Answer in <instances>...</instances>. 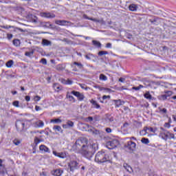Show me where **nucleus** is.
I'll return each mask as SVG.
<instances>
[{"mask_svg":"<svg viewBox=\"0 0 176 176\" xmlns=\"http://www.w3.org/2000/svg\"><path fill=\"white\" fill-rule=\"evenodd\" d=\"M96 148H97V144L95 143L88 145L87 147L81 150L80 153H81L84 157L88 159V160H91V157L94 155V153H96Z\"/></svg>","mask_w":176,"mask_h":176,"instance_id":"1","label":"nucleus"},{"mask_svg":"<svg viewBox=\"0 0 176 176\" xmlns=\"http://www.w3.org/2000/svg\"><path fill=\"white\" fill-rule=\"evenodd\" d=\"M111 160H112V158H111L109 154H105L104 151L98 152L95 156V162L99 164L107 162H111Z\"/></svg>","mask_w":176,"mask_h":176,"instance_id":"2","label":"nucleus"},{"mask_svg":"<svg viewBox=\"0 0 176 176\" xmlns=\"http://www.w3.org/2000/svg\"><path fill=\"white\" fill-rule=\"evenodd\" d=\"M87 144H89V140H87V138H81L76 140L75 146L77 151L80 152V151H83V149L88 146Z\"/></svg>","mask_w":176,"mask_h":176,"instance_id":"3","label":"nucleus"},{"mask_svg":"<svg viewBox=\"0 0 176 176\" xmlns=\"http://www.w3.org/2000/svg\"><path fill=\"white\" fill-rule=\"evenodd\" d=\"M119 141L117 140H111L107 142L106 146L108 149H115L116 146H118Z\"/></svg>","mask_w":176,"mask_h":176,"instance_id":"4","label":"nucleus"},{"mask_svg":"<svg viewBox=\"0 0 176 176\" xmlns=\"http://www.w3.org/2000/svg\"><path fill=\"white\" fill-rule=\"evenodd\" d=\"M137 146V144L135 142L130 140L127 142V144L125 145V148H127L129 151H131V152H134L135 151V147Z\"/></svg>","mask_w":176,"mask_h":176,"instance_id":"5","label":"nucleus"},{"mask_svg":"<svg viewBox=\"0 0 176 176\" xmlns=\"http://www.w3.org/2000/svg\"><path fill=\"white\" fill-rule=\"evenodd\" d=\"M71 94L77 97L78 101H83L85 100V95L79 91H72Z\"/></svg>","mask_w":176,"mask_h":176,"instance_id":"6","label":"nucleus"},{"mask_svg":"<svg viewBox=\"0 0 176 176\" xmlns=\"http://www.w3.org/2000/svg\"><path fill=\"white\" fill-rule=\"evenodd\" d=\"M25 126V123L21 120H17L16 122V127L18 131H23V130H24Z\"/></svg>","mask_w":176,"mask_h":176,"instance_id":"7","label":"nucleus"},{"mask_svg":"<svg viewBox=\"0 0 176 176\" xmlns=\"http://www.w3.org/2000/svg\"><path fill=\"white\" fill-rule=\"evenodd\" d=\"M41 17H45L46 19H54L56 15L54 14H52L50 12H41Z\"/></svg>","mask_w":176,"mask_h":176,"instance_id":"8","label":"nucleus"},{"mask_svg":"<svg viewBox=\"0 0 176 176\" xmlns=\"http://www.w3.org/2000/svg\"><path fill=\"white\" fill-rule=\"evenodd\" d=\"M52 153L54 155V156L60 157V159H65V157H67V153H65V152L58 153L56 151H53Z\"/></svg>","mask_w":176,"mask_h":176,"instance_id":"9","label":"nucleus"},{"mask_svg":"<svg viewBox=\"0 0 176 176\" xmlns=\"http://www.w3.org/2000/svg\"><path fill=\"white\" fill-rule=\"evenodd\" d=\"M78 164H79L76 161H71L69 163V167L70 168V171H74L75 169L78 168Z\"/></svg>","mask_w":176,"mask_h":176,"instance_id":"10","label":"nucleus"},{"mask_svg":"<svg viewBox=\"0 0 176 176\" xmlns=\"http://www.w3.org/2000/svg\"><path fill=\"white\" fill-rule=\"evenodd\" d=\"M83 19H86L87 20H91V21H94L95 23H104L102 19H96L94 18H90L87 16L86 14L82 15Z\"/></svg>","mask_w":176,"mask_h":176,"instance_id":"11","label":"nucleus"},{"mask_svg":"<svg viewBox=\"0 0 176 176\" xmlns=\"http://www.w3.org/2000/svg\"><path fill=\"white\" fill-rule=\"evenodd\" d=\"M43 126H45V122L41 120H38L34 122V127H36L37 129H42Z\"/></svg>","mask_w":176,"mask_h":176,"instance_id":"12","label":"nucleus"},{"mask_svg":"<svg viewBox=\"0 0 176 176\" xmlns=\"http://www.w3.org/2000/svg\"><path fill=\"white\" fill-rule=\"evenodd\" d=\"M74 122L71 120H67L66 122V124L62 125V127H63L64 129H69V127H74Z\"/></svg>","mask_w":176,"mask_h":176,"instance_id":"13","label":"nucleus"},{"mask_svg":"<svg viewBox=\"0 0 176 176\" xmlns=\"http://www.w3.org/2000/svg\"><path fill=\"white\" fill-rule=\"evenodd\" d=\"M89 133H91L92 135H100V131L96 129L95 128L92 127L88 130Z\"/></svg>","mask_w":176,"mask_h":176,"instance_id":"14","label":"nucleus"},{"mask_svg":"<svg viewBox=\"0 0 176 176\" xmlns=\"http://www.w3.org/2000/svg\"><path fill=\"white\" fill-rule=\"evenodd\" d=\"M51 174L54 176H61L63 174V170L61 169H56L51 172Z\"/></svg>","mask_w":176,"mask_h":176,"instance_id":"15","label":"nucleus"},{"mask_svg":"<svg viewBox=\"0 0 176 176\" xmlns=\"http://www.w3.org/2000/svg\"><path fill=\"white\" fill-rule=\"evenodd\" d=\"M39 149L40 151H41L42 152H47L48 153H50V150L49 149V148H47V146L43 145V144H41L40 146H39Z\"/></svg>","mask_w":176,"mask_h":176,"instance_id":"16","label":"nucleus"},{"mask_svg":"<svg viewBox=\"0 0 176 176\" xmlns=\"http://www.w3.org/2000/svg\"><path fill=\"white\" fill-rule=\"evenodd\" d=\"M129 10H131V12H137L138 9V6H137L136 4H131L129 6Z\"/></svg>","mask_w":176,"mask_h":176,"instance_id":"17","label":"nucleus"},{"mask_svg":"<svg viewBox=\"0 0 176 176\" xmlns=\"http://www.w3.org/2000/svg\"><path fill=\"white\" fill-rule=\"evenodd\" d=\"M166 140L175 138V135H174V133H171L168 131H166Z\"/></svg>","mask_w":176,"mask_h":176,"instance_id":"18","label":"nucleus"},{"mask_svg":"<svg viewBox=\"0 0 176 176\" xmlns=\"http://www.w3.org/2000/svg\"><path fill=\"white\" fill-rule=\"evenodd\" d=\"M123 166L125 168V170H126V171L129 173V174H131V173H133V168H131V166H130L129 164L124 163Z\"/></svg>","mask_w":176,"mask_h":176,"instance_id":"19","label":"nucleus"},{"mask_svg":"<svg viewBox=\"0 0 176 176\" xmlns=\"http://www.w3.org/2000/svg\"><path fill=\"white\" fill-rule=\"evenodd\" d=\"M56 24L58 25H65L66 23H69V21H65V20H57L55 21Z\"/></svg>","mask_w":176,"mask_h":176,"instance_id":"20","label":"nucleus"},{"mask_svg":"<svg viewBox=\"0 0 176 176\" xmlns=\"http://www.w3.org/2000/svg\"><path fill=\"white\" fill-rule=\"evenodd\" d=\"M42 45H43V46H52V41L46 38H43L42 41Z\"/></svg>","mask_w":176,"mask_h":176,"instance_id":"21","label":"nucleus"},{"mask_svg":"<svg viewBox=\"0 0 176 176\" xmlns=\"http://www.w3.org/2000/svg\"><path fill=\"white\" fill-rule=\"evenodd\" d=\"M90 102H91V104H92L93 108H96V109H100V104H98V103H97V102L96 100L92 99L90 100Z\"/></svg>","mask_w":176,"mask_h":176,"instance_id":"22","label":"nucleus"},{"mask_svg":"<svg viewBox=\"0 0 176 176\" xmlns=\"http://www.w3.org/2000/svg\"><path fill=\"white\" fill-rule=\"evenodd\" d=\"M61 83H63V85H72L73 82L69 79H61Z\"/></svg>","mask_w":176,"mask_h":176,"instance_id":"23","label":"nucleus"},{"mask_svg":"<svg viewBox=\"0 0 176 176\" xmlns=\"http://www.w3.org/2000/svg\"><path fill=\"white\" fill-rule=\"evenodd\" d=\"M53 89L55 90V91H60L61 90V86L60 85L55 83L53 85Z\"/></svg>","mask_w":176,"mask_h":176,"instance_id":"24","label":"nucleus"},{"mask_svg":"<svg viewBox=\"0 0 176 176\" xmlns=\"http://www.w3.org/2000/svg\"><path fill=\"white\" fill-rule=\"evenodd\" d=\"M61 122H63V121L60 118L52 119L50 120V123H54V124H57L58 123H61Z\"/></svg>","mask_w":176,"mask_h":176,"instance_id":"25","label":"nucleus"},{"mask_svg":"<svg viewBox=\"0 0 176 176\" xmlns=\"http://www.w3.org/2000/svg\"><path fill=\"white\" fill-rule=\"evenodd\" d=\"M53 130H54V131H58V132L63 133V129L61 128V126L58 125L54 126Z\"/></svg>","mask_w":176,"mask_h":176,"instance_id":"26","label":"nucleus"},{"mask_svg":"<svg viewBox=\"0 0 176 176\" xmlns=\"http://www.w3.org/2000/svg\"><path fill=\"white\" fill-rule=\"evenodd\" d=\"M160 137H161V138H162V140H164V141H167V136H166V131H164V132H160Z\"/></svg>","mask_w":176,"mask_h":176,"instance_id":"27","label":"nucleus"},{"mask_svg":"<svg viewBox=\"0 0 176 176\" xmlns=\"http://www.w3.org/2000/svg\"><path fill=\"white\" fill-rule=\"evenodd\" d=\"M6 174V168L4 166H0V175H5Z\"/></svg>","mask_w":176,"mask_h":176,"instance_id":"28","label":"nucleus"},{"mask_svg":"<svg viewBox=\"0 0 176 176\" xmlns=\"http://www.w3.org/2000/svg\"><path fill=\"white\" fill-rule=\"evenodd\" d=\"M92 43H93V45L96 46V47H101V43H100V41L93 40Z\"/></svg>","mask_w":176,"mask_h":176,"instance_id":"29","label":"nucleus"},{"mask_svg":"<svg viewBox=\"0 0 176 176\" xmlns=\"http://www.w3.org/2000/svg\"><path fill=\"white\" fill-rule=\"evenodd\" d=\"M115 104H116V107L119 108V107H120V105H123V104H124V102H122V100H115Z\"/></svg>","mask_w":176,"mask_h":176,"instance_id":"30","label":"nucleus"},{"mask_svg":"<svg viewBox=\"0 0 176 176\" xmlns=\"http://www.w3.org/2000/svg\"><path fill=\"white\" fill-rule=\"evenodd\" d=\"M146 131H148V126L144 127L143 130L140 131V135H146Z\"/></svg>","mask_w":176,"mask_h":176,"instance_id":"31","label":"nucleus"},{"mask_svg":"<svg viewBox=\"0 0 176 176\" xmlns=\"http://www.w3.org/2000/svg\"><path fill=\"white\" fill-rule=\"evenodd\" d=\"M99 79H100V80H104V81H105V80H108V77H107V76H105V75L101 74H100V76H99Z\"/></svg>","mask_w":176,"mask_h":176,"instance_id":"32","label":"nucleus"},{"mask_svg":"<svg viewBox=\"0 0 176 176\" xmlns=\"http://www.w3.org/2000/svg\"><path fill=\"white\" fill-rule=\"evenodd\" d=\"M13 64H14L13 60H10L6 63V65L8 68H12V66L13 65Z\"/></svg>","mask_w":176,"mask_h":176,"instance_id":"33","label":"nucleus"},{"mask_svg":"<svg viewBox=\"0 0 176 176\" xmlns=\"http://www.w3.org/2000/svg\"><path fill=\"white\" fill-rule=\"evenodd\" d=\"M67 98L69 100V101H73V102H75V98L74 96L69 95V93H67L66 96Z\"/></svg>","mask_w":176,"mask_h":176,"instance_id":"34","label":"nucleus"},{"mask_svg":"<svg viewBox=\"0 0 176 176\" xmlns=\"http://www.w3.org/2000/svg\"><path fill=\"white\" fill-rule=\"evenodd\" d=\"M144 98H146L147 100H152V95H151L149 92H146L144 94Z\"/></svg>","mask_w":176,"mask_h":176,"instance_id":"35","label":"nucleus"},{"mask_svg":"<svg viewBox=\"0 0 176 176\" xmlns=\"http://www.w3.org/2000/svg\"><path fill=\"white\" fill-rule=\"evenodd\" d=\"M31 18H32V23H38V18L36 16L31 14Z\"/></svg>","mask_w":176,"mask_h":176,"instance_id":"36","label":"nucleus"},{"mask_svg":"<svg viewBox=\"0 0 176 176\" xmlns=\"http://www.w3.org/2000/svg\"><path fill=\"white\" fill-rule=\"evenodd\" d=\"M141 142H142V144H149V139L142 138L141 140Z\"/></svg>","mask_w":176,"mask_h":176,"instance_id":"37","label":"nucleus"},{"mask_svg":"<svg viewBox=\"0 0 176 176\" xmlns=\"http://www.w3.org/2000/svg\"><path fill=\"white\" fill-rule=\"evenodd\" d=\"M74 65H76L78 67V68H79V69H82V68H83V65L80 63L74 62Z\"/></svg>","mask_w":176,"mask_h":176,"instance_id":"38","label":"nucleus"},{"mask_svg":"<svg viewBox=\"0 0 176 176\" xmlns=\"http://www.w3.org/2000/svg\"><path fill=\"white\" fill-rule=\"evenodd\" d=\"M13 144H14V145H16V146L20 145V144H21V140H19V139H14V140H13Z\"/></svg>","mask_w":176,"mask_h":176,"instance_id":"39","label":"nucleus"},{"mask_svg":"<svg viewBox=\"0 0 176 176\" xmlns=\"http://www.w3.org/2000/svg\"><path fill=\"white\" fill-rule=\"evenodd\" d=\"M13 45H14V46H20V40H19V39H14V41H13Z\"/></svg>","mask_w":176,"mask_h":176,"instance_id":"40","label":"nucleus"},{"mask_svg":"<svg viewBox=\"0 0 176 176\" xmlns=\"http://www.w3.org/2000/svg\"><path fill=\"white\" fill-rule=\"evenodd\" d=\"M85 58H87V60H91V58H94V55H93L92 54H88L85 56Z\"/></svg>","mask_w":176,"mask_h":176,"instance_id":"41","label":"nucleus"},{"mask_svg":"<svg viewBox=\"0 0 176 176\" xmlns=\"http://www.w3.org/2000/svg\"><path fill=\"white\" fill-rule=\"evenodd\" d=\"M144 88V85H139L138 87H132V90H136V91H138V90H140V89H142Z\"/></svg>","mask_w":176,"mask_h":176,"instance_id":"42","label":"nucleus"},{"mask_svg":"<svg viewBox=\"0 0 176 176\" xmlns=\"http://www.w3.org/2000/svg\"><path fill=\"white\" fill-rule=\"evenodd\" d=\"M56 69H57L58 71H64L65 68H64V67H63V65H58L56 66Z\"/></svg>","mask_w":176,"mask_h":176,"instance_id":"43","label":"nucleus"},{"mask_svg":"<svg viewBox=\"0 0 176 176\" xmlns=\"http://www.w3.org/2000/svg\"><path fill=\"white\" fill-rule=\"evenodd\" d=\"M167 97H168V96H167L166 94H164V95L160 96L159 98H160V100H164L167 98Z\"/></svg>","mask_w":176,"mask_h":176,"instance_id":"44","label":"nucleus"},{"mask_svg":"<svg viewBox=\"0 0 176 176\" xmlns=\"http://www.w3.org/2000/svg\"><path fill=\"white\" fill-rule=\"evenodd\" d=\"M98 56H104V55H105V54H108V52H107V51H100L99 52H98Z\"/></svg>","mask_w":176,"mask_h":176,"instance_id":"45","label":"nucleus"},{"mask_svg":"<svg viewBox=\"0 0 176 176\" xmlns=\"http://www.w3.org/2000/svg\"><path fill=\"white\" fill-rule=\"evenodd\" d=\"M19 102L17 101V100H15V101H14V102H12V105H14V107H16V108H19V107H20V106L19 105Z\"/></svg>","mask_w":176,"mask_h":176,"instance_id":"46","label":"nucleus"},{"mask_svg":"<svg viewBox=\"0 0 176 176\" xmlns=\"http://www.w3.org/2000/svg\"><path fill=\"white\" fill-rule=\"evenodd\" d=\"M40 63H41L42 64H43L44 65H46V64H47V60H46V58H42L40 60Z\"/></svg>","mask_w":176,"mask_h":176,"instance_id":"47","label":"nucleus"},{"mask_svg":"<svg viewBox=\"0 0 176 176\" xmlns=\"http://www.w3.org/2000/svg\"><path fill=\"white\" fill-rule=\"evenodd\" d=\"M160 113H167V109L166 108L160 109Z\"/></svg>","mask_w":176,"mask_h":176,"instance_id":"48","label":"nucleus"},{"mask_svg":"<svg viewBox=\"0 0 176 176\" xmlns=\"http://www.w3.org/2000/svg\"><path fill=\"white\" fill-rule=\"evenodd\" d=\"M80 87H81V89H84V90H87V87H86V85L85 84H79Z\"/></svg>","mask_w":176,"mask_h":176,"instance_id":"49","label":"nucleus"},{"mask_svg":"<svg viewBox=\"0 0 176 176\" xmlns=\"http://www.w3.org/2000/svg\"><path fill=\"white\" fill-rule=\"evenodd\" d=\"M39 142H41V140L38 138H34V144L36 145H38V144H39Z\"/></svg>","mask_w":176,"mask_h":176,"instance_id":"50","label":"nucleus"},{"mask_svg":"<svg viewBox=\"0 0 176 176\" xmlns=\"http://www.w3.org/2000/svg\"><path fill=\"white\" fill-rule=\"evenodd\" d=\"M25 56H27L28 57H31V56H32L34 54L33 52H25Z\"/></svg>","mask_w":176,"mask_h":176,"instance_id":"51","label":"nucleus"},{"mask_svg":"<svg viewBox=\"0 0 176 176\" xmlns=\"http://www.w3.org/2000/svg\"><path fill=\"white\" fill-rule=\"evenodd\" d=\"M106 47H107V49H112V43H108L106 45Z\"/></svg>","mask_w":176,"mask_h":176,"instance_id":"52","label":"nucleus"},{"mask_svg":"<svg viewBox=\"0 0 176 176\" xmlns=\"http://www.w3.org/2000/svg\"><path fill=\"white\" fill-rule=\"evenodd\" d=\"M34 101H41V98L39 96H36L34 98Z\"/></svg>","mask_w":176,"mask_h":176,"instance_id":"53","label":"nucleus"},{"mask_svg":"<svg viewBox=\"0 0 176 176\" xmlns=\"http://www.w3.org/2000/svg\"><path fill=\"white\" fill-rule=\"evenodd\" d=\"M164 127H168V129H170V127H171V125L170 124V123L166 122L164 124Z\"/></svg>","mask_w":176,"mask_h":176,"instance_id":"54","label":"nucleus"},{"mask_svg":"<svg viewBox=\"0 0 176 176\" xmlns=\"http://www.w3.org/2000/svg\"><path fill=\"white\" fill-rule=\"evenodd\" d=\"M147 130H148V131H150L151 133H155V131L152 127H148Z\"/></svg>","mask_w":176,"mask_h":176,"instance_id":"55","label":"nucleus"},{"mask_svg":"<svg viewBox=\"0 0 176 176\" xmlns=\"http://www.w3.org/2000/svg\"><path fill=\"white\" fill-rule=\"evenodd\" d=\"M35 110L36 111H42V108H41V107H39V106H36Z\"/></svg>","mask_w":176,"mask_h":176,"instance_id":"56","label":"nucleus"},{"mask_svg":"<svg viewBox=\"0 0 176 176\" xmlns=\"http://www.w3.org/2000/svg\"><path fill=\"white\" fill-rule=\"evenodd\" d=\"M107 98H111V96H102V100H107Z\"/></svg>","mask_w":176,"mask_h":176,"instance_id":"57","label":"nucleus"},{"mask_svg":"<svg viewBox=\"0 0 176 176\" xmlns=\"http://www.w3.org/2000/svg\"><path fill=\"white\" fill-rule=\"evenodd\" d=\"M25 100L26 101H30L31 98L30 97V96H26L25 98Z\"/></svg>","mask_w":176,"mask_h":176,"instance_id":"58","label":"nucleus"},{"mask_svg":"<svg viewBox=\"0 0 176 176\" xmlns=\"http://www.w3.org/2000/svg\"><path fill=\"white\" fill-rule=\"evenodd\" d=\"M124 80H126V79H124L123 78H119V82H121L122 83L124 82Z\"/></svg>","mask_w":176,"mask_h":176,"instance_id":"59","label":"nucleus"},{"mask_svg":"<svg viewBox=\"0 0 176 176\" xmlns=\"http://www.w3.org/2000/svg\"><path fill=\"white\" fill-rule=\"evenodd\" d=\"M7 38H8V39H12V38H13V34H8V35H7Z\"/></svg>","mask_w":176,"mask_h":176,"instance_id":"60","label":"nucleus"},{"mask_svg":"<svg viewBox=\"0 0 176 176\" xmlns=\"http://www.w3.org/2000/svg\"><path fill=\"white\" fill-rule=\"evenodd\" d=\"M106 131H107V133H111L112 129H111V128H107V129H106Z\"/></svg>","mask_w":176,"mask_h":176,"instance_id":"61","label":"nucleus"},{"mask_svg":"<svg viewBox=\"0 0 176 176\" xmlns=\"http://www.w3.org/2000/svg\"><path fill=\"white\" fill-rule=\"evenodd\" d=\"M108 122H113V118H107Z\"/></svg>","mask_w":176,"mask_h":176,"instance_id":"62","label":"nucleus"},{"mask_svg":"<svg viewBox=\"0 0 176 176\" xmlns=\"http://www.w3.org/2000/svg\"><path fill=\"white\" fill-rule=\"evenodd\" d=\"M123 127H129V123H128V122H125V123L123 124Z\"/></svg>","mask_w":176,"mask_h":176,"instance_id":"63","label":"nucleus"},{"mask_svg":"<svg viewBox=\"0 0 176 176\" xmlns=\"http://www.w3.org/2000/svg\"><path fill=\"white\" fill-rule=\"evenodd\" d=\"M87 119L89 122H93V117H88Z\"/></svg>","mask_w":176,"mask_h":176,"instance_id":"64","label":"nucleus"}]
</instances>
